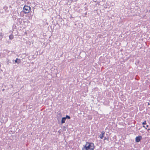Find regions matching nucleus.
Instances as JSON below:
<instances>
[{
  "instance_id": "nucleus-4",
  "label": "nucleus",
  "mask_w": 150,
  "mask_h": 150,
  "mask_svg": "<svg viewBox=\"0 0 150 150\" xmlns=\"http://www.w3.org/2000/svg\"><path fill=\"white\" fill-rule=\"evenodd\" d=\"M15 62L17 64H20L21 62V60L20 59L16 58L15 60Z\"/></svg>"
},
{
  "instance_id": "nucleus-9",
  "label": "nucleus",
  "mask_w": 150,
  "mask_h": 150,
  "mask_svg": "<svg viewBox=\"0 0 150 150\" xmlns=\"http://www.w3.org/2000/svg\"><path fill=\"white\" fill-rule=\"evenodd\" d=\"M3 35H2V34H1L0 35V40H1L2 38H3Z\"/></svg>"
},
{
  "instance_id": "nucleus-7",
  "label": "nucleus",
  "mask_w": 150,
  "mask_h": 150,
  "mask_svg": "<svg viewBox=\"0 0 150 150\" xmlns=\"http://www.w3.org/2000/svg\"><path fill=\"white\" fill-rule=\"evenodd\" d=\"M10 39L12 40L13 38V36L12 35H10L9 36Z\"/></svg>"
},
{
  "instance_id": "nucleus-12",
  "label": "nucleus",
  "mask_w": 150,
  "mask_h": 150,
  "mask_svg": "<svg viewBox=\"0 0 150 150\" xmlns=\"http://www.w3.org/2000/svg\"><path fill=\"white\" fill-rule=\"evenodd\" d=\"M108 140V138H107L106 137H105L104 138V140Z\"/></svg>"
},
{
  "instance_id": "nucleus-6",
  "label": "nucleus",
  "mask_w": 150,
  "mask_h": 150,
  "mask_svg": "<svg viewBox=\"0 0 150 150\" xmlns=\"http://www.w3.org/2000/svg\"><path fill=\"white\" fill-rule=\"evenodd\" d=\"M66 120V118H65V117L62 118V120H61V123L62 124L64 123L65 122Z\"/></svg>"
},
{
  "instance_id": "nucleus-14",
  "label": "nucleus",
  "mask_w": 150,
  "mask_h": 150,
  "mask_svg": "<svg viewBox=\"0 0 150 150\" xmlns=\"http://www.w3.org/2000/svg\"><path fill=\"white\" fill-rule=\"evenodd\" d=\"M143 127H145V126H143Z\"/></svg>"
},
{
  "instance_id": "nucleus-3",
  "label": "nucleus",
  "mask_w": 150,
  "mask_h": 150,
  "mask_svg": "<svg viewBox=\"0 0 150 150\" xmlns=\"http://www.w3.org/2000/svg\"><path fill=\"white\" fill-rule=\"evenodd\" d=\"M142 137L141 136L137 137L135 138V141L137 142H139L141 139Z\"/></svg>"
},
{
  "instance_id": "nucleus-2",
  "label": "nucleus",
  "mask_w": 150,
  "mask_h": 150,
  "mask_svg": "<svg viewBox=\"0 0 150 150\" xmlns=\"http://www.w3.org/2000/svg\"><path fill=\"white\" fill-rule=\"evenodd\" d=\"M30 10L31 8L30 6L27 5L24 6L23 11L25 13H28L30 11Z\"/></svg>"
},
{
  "instance_id": "nucleus-11",
  "label": "nucleus",
  "mask_w": 150,
  "mask_h": 150,
  "mask_svg": "<svg viewBox=\"0 0 150 150\" xmlns=\"http://www.w3.org/2000/svg\"><path fill=\"white\" fill-rule=\"evenodd\" d=\"M146 124V121H144L142 123V124L143 125H145Z\"/></svg>"
},
{
  "instance_id": "nucleus-5",
  "label": "nucleus",
  "mask_w": 150,
  "mask_h": 150,
  "mask_svg": "<svg viewBox=\"0 0 150 150\" xmlns=\"http://www.w3.org/2000/svg\"><path fill=\"white\" fill-rule=\"evenodd\" d=\"M105 134V132H102L101 134L100 135V137L101 139H102L103 138V137H104V134Z\"/></svg>"
},
{
  "instance_id": "nucleus-10",
  "label": "nucleus",
  "mask_w": 150,
  "mask_h": 150,
  "mask_svg": "<svg viewBox=\"0 0 150 150\" xmlns=\"http://www.w3.org/2000/svg\"><path fill=\"white\" fill-rule=\"evenodd\" d=\"M10 63V62L9 61V60H8V61L7 62V63L8 64H9V63Z\"/></svg>"
},
{
  "instance_id": "nucleus-8",
  "label": "nucleus",
  "mask_w": 150,
  "mask_h": 150,
  "mask_svg": "<svg viewBox=\"0 0 150 150\" xmlns=\"http://www.w3.org/2000/svg\"><path fill=\"white\" fill-rule=\"evenodd\" d=\"M65 118H66V119L67 118H68V119H70V116L67 115L66 116V117H65Z\"/></svg>"
},
{
  "instance_id": "nucleus-1",
  "label": "nucleus",
  "mask_w": 150,
  "mask_h": 150,
  "mask_svg": "<svg viewBox=\"0 0 150 150\" xmlns=\"http://www.w3.org/2000/svg\"><path fill=\"white\" fill-rule=\"evenodd\" d=\"M95 148L94 144L93 143L86 142L83 146L82 150H93Z\"/></svg>"
},
{
  "instance_id": "nucleus-13",
  "label": "nucleus",
  "mask_w": 150,
  "mask_h": 150,
  "mask_svg": "<svg viewBox=\"0 0 150 150\" xmlns=\"http://www.w3.org/2000/svg\"><path fill=\"white\" fill-rule=\"evenodd\" d=\"M148 127V125H146V127Z\"/></svg>"
}]
</instances>
